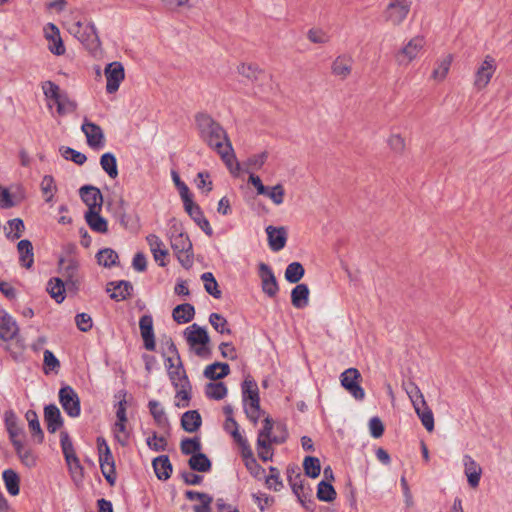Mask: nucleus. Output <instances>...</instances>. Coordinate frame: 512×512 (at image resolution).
<instances>
[{
    "label": "nucleus",
    "mask_w": 512,
    "mask_h": 512,
    "mask_svg": "<svg viewBox=\"0 0 512 512\" xmlns=\"http://www.w3.org/2000/svg\"><path fill=\"white\" fill-rule=\"evenodd\" d=\"M259 277L261 279L262 291L270 298H274L279 292V285L272 268L261 262L258 265Z\"/></svg>",
    "instance_id": "obj_10"
},
{
    "label": "nucleus",
    "mask_w": 512,
    "mask_h": 512,
    "mask_svg": "<svg viewBox=\"0 0 512 512\" xmlns=\"http://www.w3.org/2000/svg\"><path fill=\"white\" fill-rule=\"evenodd\" d=\"M464 473L467 476L468 484L472 488H476L479 485L482 468L481 466L470 456H463Z\"/></svg>",
    "instance_id": "obj_21"
},
{
    "label": "nucleus",
    "mask_w": 512,
    "mask_h": 512,
    "mask_svg": "<svg viewBox=\"0 0 512 512\" xmlns=\"http://www.w3.org/2000/svg\"><path fill=\"white\" fill-rule=\"evenodd\" d=\"M148 447L156 452L165 451L167 447V440L163 436H158L156 432H153L152 436L146 440Z\"/></svg>",
    "instance_id": "obj_58"
},
{
    "label": "nucleus",
    "mask_w": 512,
    "mask_h": 512,
    "mask_svg": "<svg viewBox=\"0 0 512 512\" xmlns=\"http://www.w3.org/2000/svg\"><path fill=\"white\" fill-rule=\"evenodd\" d=\"M171 176L175 186L179 191L183 203L186 200L192 199V195L190 193L188 186L180 179L179 174L176 171H172Z\"/></svg>",
    "instance_id": "obj_56"
},
{
    "label": "nucleus",
    "mask_w": 512,
    "mask_h": 512,
    "mask_svg": "<svg viewBox=\"0 0 512 512\" xmlns=\"http://www.w3.org/2000/svg\"><path fill=\"white\" fill-rule=\"evenodd\" d=\"M180 448L183 454L192 456L201 452L202 445L198 437L185 438L181 441Z\"/></svg>",
    "instance_id": "obj_49"
},
{
    "label": "nucleus",
    "mask_w": 512,
    "mask_h": 512,
    "mask_svg": "<svg viewBox=\"0 0 512 512\" xmlns=\"http://www.w3.org/2000/svg\"><path fill=\"white\" fill-rule=\"evenodd\" d=\"M127 418L121 419L116 418V422L113 426V432L115 435L116 440L122 445L125 446L128 443L129 440V433L127 431Z\"/></svg>",
    "instance_id": "obj_43"
},
{
    "label": "nucleus",
    "mask_w": 512,
    "mask_h": 512,
    "mask_svg": "<svg viewBox=\"0 0 512 512\" xmlns=\"http://www.w3.org/2000/svg\"><path fill=\"white\" fill-rule=\"evenodd\" d=\"M188 464L193 471L209 472L211 470V461L202 452L192 455L188 461Z\"/></svg>",
    "instance_id": "obj_36"
},
{
    "label": "nucleus",
    "mask_w": 512,
    "mask_h": 512,
    "mask_svg": "<svg viewBox=\"0 0 512 512\" xmlns=\"http://www.w3.org/2000/svg\"><path fill=\"white\" fill-rule=\"evenodd\" d=\"M44 418L47 425V430L50 433H55L63 425V419L60 410L54 404H50L45 407Z\"/></svg>",
    "instance_id": "obj_23"
},
{
    "label": "nucleus",
    "mask_w": 512,
    "mask_h": 512,
    "mask_svg": "<svg viewBox=\"0 0 512 512\" xmlns=\"http://www.w3.org/2000/svg\"><path fill=\"white\" fill-rule=\"evenodd\" d=\"M406 393L409 396L422 425L427 431L432 432L434 430V416L431 409L428 407L419 386H407Z\"/></svg>",
    "instance_id": "obj_4"
},
{
    "label": "nucleus",
    "mask_w": 512,
    "mask_h": 512,
    "mask_svg": "<svg viewBox=\"0 0 512 512\" xmlns=\"http://www.w3.org/2000/svg\"><path fill=\"white\" fill-rule=\"evenodd\" d=\"M46 290L58 304L65 300V294L68 291L64 280L60 277H52L47 283Z\"/></svg>",
    "instance_id": "obj_25"
},
{
    "label": "nucleus",
    "mask_w": 512,
    "mask_h": 512,
    "mask_svg": "<svg viewBox=\"0 0 512 512\" xmlns=\"http://www.w3.org/2000/svg\"><path fill=\"white\" fill-rule=\"evenodd\" d=\"M42 90L46 98L58 101L61 98L59 86L48 80L42 83Z\"/></svg>",
    "instance_id": "obj_57"
},
{
    "label": "nucleus",
    "mask_w": 512,
    "mask_h": 512,
    "mask_svg": "<svg viewBox=\"0 0 512 512\" xmlns=\"http://www.w3.org/2000/svg\"><path fill=\"white\" fill-rule=\"evenodd\" d=\"M242 397L247 417L256 423L261 413L258 386H243Z\"/></svg>",
    "instance_id": "obj_7"
},
{
    "label": "nucleus",
    "mask_w": 512,
    "mask_h": 512,
    "mask_svg": "<svg viewBox=\"0 0 512 512\" xmlns=\"http://www.w3.org/2000/svg\"><path fill=\"white\" fill-rule=\"evenodd\" d=\"M268 153L267 152H261L259 154L251 155L247 158L246 162L244 163L245 166H247V169H245V172H250L249 169L259 170L263 167L265 162L267 161Z\"/></svg>",
    "instance_id": "obj_53"
},
{
    "label": "nucleus",
    "mask_w": 512,
    "mask_h": 512,
    "mask_svg": "<svg viewBox=\"0 0 512 512\" xmlns=\"http://www.w3.org/2000/svg\"><path fill=\"white\" fill-rule=\"evenodd\" d=\"M56 189L54 178L51 175H45L41 181V191L47 203L53 201Z\"/></svg>",
    "instance_id": "obj_50"
},
{
    "label": "nucleus",
    "mask_w": 512,
    "mask_h": 512,
    "mask_svg": "<svg viewBox=\"0 0 512 512\" xmlns=\"http://www.w3.org/2000/svg\"><path fill=\"white\" fill-rule=\"evenodd\" d=\"M452 62L451 55L445 56L437 63V67L433 70L432 78L435 80H443L449 72Z\"/></svg>",
    "instance_id": "obj_51"
},
{
    "label": "nucleus",
    "mask_w": 512,
    "mask_h": 512,
    "mask_svg": "<svg viewBox=\"0 0 512 512\" xmlns=\"http://www.w3.org/2000/svg\"><path fill=\"white\" fill-rule=\"evenodd\" d=\"M60 266V278L64 280L68 292L77 294L82 282V277L79 271V262L73 258L68 260L61 259Z\"/></svg>",
    "instance_id": "obj_5"
},
{
    "label": "nucleus",
    "mask_w": 512,
    "mask_h": 512,
    "mask_svg": "<svg viewBox=\"0 0 512 512\" xmlns=\"http://www.w3.org/2000/svg\"><path fill=\"white\" fill-rule=\"evenodd\" d=\"M59 401L62 408L70 417H78L81 413L80 399L71 386H62L59 391Z\"/></svg>",
    "instance_id": "obj_9"
},
{
    "label": "nucleus",
    "mask_w": 512,
    "mask_h": 512,
    "mask_svg": "<svg viewBox=\"0 0 512 512\" xmlns=\"http://www.w3.org/2000/svg\"><path fill=\"white\" fill-rule=\"evenodd\" d=\"M76 27L77 38L89 49H96L100 46L98 31L93 22H88L85 25L77 22Z\"/></svg>",
    "instance_id": "obj_12"
},
{
    "label": "nucleus",
    "mask_w": 512,
    "mask_h": 512,
    "mask_svg": "<svg viewBox=\"0 0 512 512\" xmlns=\"http://www.w3.org/2000/svg\"><path fill=\"white\" fill-rule=\"evenodd\" d=\"M8 225L11 231L6 233V237L10 240L19 239L25 229L23 220L20 218H14L8 221Z\"/></svg>",
    "instance_id": "obj_55"
},
{
    "label": "nucleus",
    "mask_w": 512,
    "mask_h": 512,
    "mask_svg": "<svg viewBox=\"0 0 512 512\" xmlns=\"http://www.w3.org/2000/svg\"><path fill=\"white\" fill-rule=\"evenodd\" d=\"M104 73L107 80L106 91L108 94H113L118 91L125 78L124 67L120 62L114 61L106 66Z\"/></svg>",
    "instance_id": "obj_11"
},
{
    "label": "nucleus",
    "mask_w": 512,
    "mask_h": 512,
    "mask_svg": "<svg viewBox=\"0 0 512 512\" xmlns=\"http://www.w3.org/2000/svg\"><path fill=\"white\" fill-rule=\"evenodd\" d=\"M263 195L270 198L275 205H281L284 202L285 190L281 184H277L271 188L268 187V192Z\"/></svg>",
    "instance_id": "obj_59"
},
{
    "label": "nucleus",
    "mask_w": 512,
    "mask_h": 512,
    "mask_svg": "<svg viewBox=\"0 0 512 512\" xmlns=\"http://www.w3.org/2000/svg\"><path fill=\"white\" fill-rule=\"evenodd\" d=\"M19 262L23 267L31 268L34 263L33 245L30 240L23 239L17 244Z\"/></svg>",
    "instance_id": "obj_29"
},
{
    "label": "nucleus",
    "mask_w": 512,
    "mask_h": 512,
    "mask_svg": "<svg viewBox=\"0 0 512 512\" xmlns=\"http://www.w3.org/2000/svg\"><path fill=\"white\" fill-rule=\"evenodd\" d=\"M25 417H26V419L28 421V425H29L30 431L36 437L37 442L41 443L43 441L44 434H43V431L41 429L40 422L38 420L37 414L34 411H32V410H28L26 412Z\"/></svg>",
    "instance_id": "obj_44"
},
{
    "label": "nucleus",
    "mask_w": 512,
    "mask_h": 512,
    "mask_svg": "<svg viewBox=\"0 0 512 512\" xmlns=\"http://www.w3.org/2000/svg\"><path fill=\"white\" fill-rule=\"evenodd\" d=\"M171 248L178 261L184 268H190L193 264L192 242L184 233L181 223L172 219L168 230Z\"/></svg>",
    "instance_id": "obj_2"
},
{
    "label": "nucleus",
    "mask_w": 512,
    "mask_h": 512,
    "mask_svg": "<svg viewBox=\"0 0 512 512\" xmlns=\"http://www.w3.org/2000/svg\"><path fill=\"white\" fill-rule=\"evenodd\" d=\"M496 70L495 60L487 55L475 73L474 85L478 90L485 88Z\"/></svg>",
    "instance_id": "obj_13"
},
{
    "label": "nucleus",
    "mask_w": 512,
    "mask_h": 512,
    "mask_svg": "<svg viewBox=\"0 0 512 512\" xmlns=\"http://www.w3.org/2000/svg\"><path fill=\"white\" fill-rule=\"evenodd\" d=\"M161 347L165 359L167 357H173L174 359H176L177 356H180L175 343L170 337H165V339L162 340Z\"/></svg>",
    "instance_id": "obj_63"
},
{
    "label": "nucleus",
    "mask_w": 512,
    "mask_h": 512,
    "mask_svg": "<svg viewBox=\"0 0 512 512\" xmlns=\"http://www.w3.org/2000/svg\"><path fill=\"white\" fill-rule=\"evenodd\" d=\"M81 130L85 134L87 144L91 148L99 149L104 146V133L99 125L90 122L87 118H85L81 126Z\"/></svg>",
    "instance_id": "obj_15"
},
{
    "label": "nucleus",
    "mask_w": 512,
    "mask_h": 512,
    "mask_svg": "<svg viewBox=\"0 0 512 512\" xmlns=\"http://www.w3.org/2000/svg\"><path fill=\"white\" fill-rule=\"evenodd\" d=\"M209 323L220 334H231L227 320L219 313L213 312L209 315Z\"/></svg>",
    "instance_id": "obj_48"
},
{
    "label": "nucleus",
    "mask_w": 512,
    "mask_h": 512,
    "mask_svg": "<svg viewBox=\"0 0 512 512\" xmlns=\"http://www.w3.org/2000/svg\"><path fill=\"white\" fill-rule=\"evenodd\" d=\"M266 233L270 249L274 252L282 250L287 241V229L283 226L274 227L269 225L266 227Z\"/></svg>",
    "instance_id": "obj_20"
},
{
    "label": "nucleus",
    "mask_w": 512,
    "mask_h": 512,
    "mask_svg": "<svg viewBox=\"0 0 512 512\" xmlns=\"http://www.w3.org/2000/svg\"><path fill=\"white\" fill-rule=\"evenodd\" d=\"M106 292L110 293V298L120 302L128 299L133 292V285L126 280L111 281L107 284Z\"/></svg>",
    "instance_id": "obj_18"
},
{
    "label": "nucleus",
    "mask_w": 512,
    "mask_h": 512,
    "mask_svg": "<svg viewBox=\"0 0 512 512\" xmlns=\"http://www.w3.org/2000/svg\"><path fill=\"white\" fill-rule=\"evenodd\" d=\"M201 423V416L196 410L187 411L182 415L181 425L186 432H196L200 428Z\"/></svg>",
    "instance_id": "obj_32"
},
{
    "label": "nucleus",
    "mask_w": 512,
    "mask_h": 512,
    "mask_svg": "<svg viewBox=\"0 0 512 512\" xmlns=\"http://www.w3.org/2000/svg\"><path fill=\"white\" fill-rule=\"evenodd\" d=\"M146 241L150 247L155 262L161 267L167 266L166 257L169 252L165 248L163 241L156 234L147 235Z\"/></svg>",
    "instance_id": "obj_19"
},
{
    "label": "nucleus",
    "mask_w": 512,
    "mask_h": 512,
    "mask_svg": "<svg viewBox=\"0 0 512 512\" xmlns=\"http://www.w3.org/2000/svg\"><path fill=\"white\" fill-rule=\"evenodd\" d=\"M305 269L300 262H291L287 265L284 273L285 280L291 284H298L303 278Z\"/></svg>",
    "instance_id": "obj_35"
},
{
    "label": "nucleus",
    "mask_w": 512,
    "mask_h": 512,
    "mask_svg": "<svg viewBox=\"0 0 512 512\" xmlns=\"http://www.w3.org/2000/svg\"><path fill=\"white\" fill-rule=\"evenodd\" d=\"M230 372V367L227 363L222 362H214L208 366L203 371V375L205 378L216 381L224 378Z\"/></svg>",
    "instance_id": "obj_30"
},
{
    "label": "nucleus",
    "mask_w": 512,
    "mask_h": 512,
    "mask_svg": "<svg viewBox=\"0 0 512 512\" xmlns=\"http://www.w3.org/2000/svg\"><path fill=\"white\" fill-rule=\"evenodd\" d=\"M84 217L86 223L93 231L102 234L108 231V222L100 215V210H87Z\"/></svg>",
    "instance_id": "obj_26"
},
{
    "label": "nucleus",
    "mask_w": 512,
    "mask_h": 512,
    "mask_svg": "<svg viewBox=\"0 0 512 512\" xmlns=\"http://www.w3.org/2000/svg\"><path fill=\"white\" fill-rule=\"evenodd\" d=\"M201 279L204 283L205 291L215 299L222 297V292L219 289L218 282L216 281L213 273L205 272L201 275Z\"/></svg>",
    "instance_id": "obj_38"
},
{
    "label": "nucleus",
    "mask_w": 512,
    "mask_h": 512,
    "mask_svg": "<svg viewBox=\"0 0 512 512\" xmlns=\"http://www.w3.org/2000/svg\"><path fill=\"white\" fill-rule=\"evenodd\" d=\"M360 377L361 374L356 368H348L340 374V384H358Z\"/></svg>",
    "instance_id": "obj_62"
},
{
    "label": "nucleus",
    "mask_w": 512,
    "mask_h": 512,
    "mask_svg": "<svg viewBox=\"0 0 512 512\" xmlns=\"http://www.w3.org/2000/svg\"><path fill=\"white\" fill-rule=\"evenodd\" d=\"M13 446L22 463L27 467H33L36 464V457L33 452L26 448L19 440H13Z\"/></svg>",
    "instance_id": "obj_39"
},
{
    "label": "nucleus",
    "mask_w": 512,
    "mask_h": 512,
    "mask_svg": "<svg viewBox=\"0 0 512 512\" xmlns=\"http://www.w3.org/2000/svg\"><path fill=\"white\" fill-rule=\"evenodd\" d=\"M183 204L185 211L195 223L205 217L200 206L195 204L192 199L186 200Z\"/></svg>",
    "instance_id": "obj_60"
},
{
    "label": "nucleus",
    "mask_w": 512,
    "mask_h": 512,
    "mask_svg": "<svg viewBox=\"0 0 512 512\" xmlns=\"http://www.w3.org/2000/svg\"><path fill=\"white\" fill-rule=\"evenodd\" d=\"M100 165L110 178L118 176L117 159L111 152H106L100 157Z\"/></svg>",
    "instance_id": "obj_37"
},
{
    "label": "nucleus",
    "mask_w": 512,
    "mask_h": 512,
    "mask_svg": "<svg viewBox=\"0 0 512 512\" xmlns=\"http://www.w3.org/2000/svg\"><path fill=\"white\" fill-rule=\"evenodd\" d=\"M224 429L230 433L234 440L241 446H245L247 441L243 438L238 430V423L234 418H226Z\"/></svg>",
    "instance_id": "obj_52"
},
{
    "label": "nucleus",
    "mask_w": 512,
    "mask_h": 512,
    "mask_svg": "<svg viewBox=\"0 0 512 512\" xmlns=\"http://www.w3.org/2000/svg\"><path fill=\"white\" fill-rule=\"evenodd\" d=\"M132 397L125 390H120L114 395V408L116 418H127L126 409Z\"/></svg>",
    "instance_id": "obj_34"
},
{
    "label": "nucleus",
    "mask_w": 512,
    "mask_h": 512,
    "mask_svg": "<svg viewBox=\"0 0 512 512\" xmlns=\"http://www.w3.org/2000/svg\"><path fill=\"white\" fill-rule=\"evenodd\" d=\"M165 367L172 384H177V382L181 380H185L186 384H189L180 356H177L176 359L173 357H167L165 359Z\"/></svg>",
    "instance_id": "obj_22"
},
{
    "label": "nucleus",
    "mask_w": 512,
    "mask_h": 512,
    "mask_svg": "<svg viewBox=\"0 0 512 512\" xmlns=\"http://www.w3.org/2000/svg\"><path fill=\"white\" fill-rule=\"evenodd\" d=\"M79 195L87 205L88 210H101L103 196L99 188L92 185H84L79 189Z\"/></svg>",
    "instance_id": "obj_16"
},
{
    "label": "nucleus",
    "mask_w": 512,
    "mask_h": 512,
    "mask_svg": "<svg viewBox=\"0 0 512 512\" xmlns=\"http://www.w3.org/2000/svg\"><path fill=\"white\" fill-rule=\"evenodd\" d=\"M425 45V40L421 36H416L410 39L400 50L395 54V60L399 66H407L415 60L422 52Z\"/></svg>",
    "instance_id": "obj_6"
},
{
    "label": "nucleus",
    "mask_w": 512,
    "mask_h": 512,
    "mask_svg": "<svg viewBox=\"0 0 512 512\" xmlns=\"http://www.w3.org/2000/svg\"><path fill=\"white\" fill-rule=\"evenodd\" d=\"M154 472L159 480H167L172 473V465L168 456L161 455L152 462Z\"/></svg>",
    "instance_id": "obj_31"
},
{
    "label": "nucleus",
    "mask_w": 512,
    "mask_h": 512,
    "mask_svg": "<svg viewBox=\"0 0 512 512\" xmlns=\"http://www.w3.org/2000/svg\"><path fill=\"white\" fill-rule=\"evenodd\" d=\"M410 5L408 0H390L384 12L385 20L393 25L401 24L410 11Z\"/></svg>",
    "instance_id": "obj_8"
},
{
    "label": "nucleus",
    "mask_w": 512,
    "mask_h": 512,
    "mask_svg": "<svg viewBox=\"0 0 512 512\" xmlns=\"http://www.w3.org/2000/svg\"><path fill=\"white\" fill-rule=\"evenodd\" d=\"M308 39L317 44H324L330 40V36L322 29L312 28L308 31Z\"/></svg>",
    "instance_id": "obj_61"
},
{
    "label": "nucleus",
    "mask_w": 512,
    "mask_h": 512,
    "mask_svg": "<svg viewBox=\"0 0 512 512\" xmlns=\"http://www.w3.org/2000/svg\"><path fill=\"white\" fill-rule=\"evenodd\" d=\"M151 415L153 416L155 422L160 427H166L168 425V418L166 417L165 411L160 403L156 400L149 401L148 404Z\"/></svg>",
    "instance_id": "obj_42"
},
{
    "label": "nucleus",
    "mask_w": 512,
    "mask_h": 512,
    "mask_svg": "<svg viewBox=\"0 0 512 512\" xmlns=\"http://www.w3.org/2000/svg\"><path fill=\"white\" fill-rule=\"evenodd\" d=\"M3 481L8 493L12 496L19 494V477L12 469L4 470Z\"/></svg>",
    "instance_id": "obj_41"
},
{
    "label": "nucleus",
    "mask_w": 512,
    "mask_h": 512,
    "mask_svg": "<svg viewBox=\"0 0 512 512\" xmlns=\"http://www.w3.org/2000/svg\"><path fill=\"white\" fill-rule=\"evenodd\" d=\"M184 336L190 348L196 355L202 358L209 356L210 349L208 344L210 342V337L205 327H201L194 323L185 328Z\"/></svg>",
    "instance_id": "obj_3"
},
{
    "label": "nucleus",
    "mask_w": 512,
    "mask_h": 512,
    "mask_svg": "<svg viewBox=\"0 0 512 512\" xmlns=\"http://www.w3.org/2000/svg\"><path fill=\"white\" fill-rule=\"evenodd\" d=\"M195 308L190 303L177 305L172 311L173 320L178 324H186L193 320Z\"/></svg>",
    "instance_id": "obj_28"
},
{
    "label": "nucleus",
    "mask_w": 512,
    "mask_h": 512,
    "mask_svg": "<svg viewBox=\"0 0 512 512\" xmlns=\"http://www.w3.org/2000/svg\"><path fill=\"white\" fill-rule=\"evenodd\" d=\"M60 151H61L62 156L65 159L71 160L72 162H74L77 165H83L87 160V157L84 153L79 152L73 148L62 147L60 149Z\"/></svg>",
    "instance_id": "obj_54"
},
{
    "label": "nucleus",
    "mask_w": 512,
    "mask_h": 512,
    "mask_svg": "<svg viewBox=\"0 0 512 512\" xmlns=\"http://www.w3.org/2000/svg\"><path fill=\"white\" fill-rule=\"evenodd\" d=\"M238 72L251 81H258L265 77V73L256 65L242 63L238 67Z\"/></svg>",
    "instance_id": "obj_46"
},
{
    "label": "nucleus",
    "mask_w": 512,
    "mask_h": 512,
    "mask_svg": "<svg viewBox=\"0 0 512 512\" xmlns=\"http://www.w3.org/2000/svg\"><path fill=\"white\" fill-rule=\"evenodd\" d=\"M19 326L15 318L6 310L0 309V339L8 342L17 337Z\"/></svg>",
    "instance_id": "obj_14"
},
{
    "label": "nucleus",
    "mask_w": 512,
    "mask_h": 512,
    "mask_svg": "<svg viewBox=\"0 0 512 512\" xmlns=\"http://www.w3.org/2000/svg\"><path fill=\"white\" fill-rule=\"evenodd\" d=\"M195 123L199 136L211 149L217 152L233 175L241 169L229 137L224 128L207 113H198Z\"/></svg>",
    "instance_id": "obj_1"
},
{
    "label": "nucleus",
    "mask_w": 512,
    "mask_h": 512,
    "mask_svg": "<svg viewBox=\"0 0 512 512\" xmlns=\"http://www.w3.org/2000/svg\"><path fill=\"white\" fill-rule=\"evenodd\" d=\"M353 59L347 54L339 55L332 63V73L341 79L347 78L352 70Z\"/></svg>",
    "instance_id": "obj_24"
},
{
    "label": "nucleus",
    "mask_w": 512,
    "mask_h": 512,
    "mask_svg": "<svg viewBox=\"0 0 512 512\" xmlns=\"http://www.w3.org/2000/svg\"><path fill=\"white\" fill-rule=\"evenodd\" d=\"M140 334L146 350L154 351L156 348L153 318L150 314L143 315L139 320Z\"/></svg>",
    "instance_id": "obj_17"
},
{
    "label": "nucleus",
    "mask_w": 512,
    "mask_h": 512,
    "mask_svg": "<svg viewBox=\"0 0 512 512\" xmlns=\"http://www.w3.org/2000/svg\"><path fill=\"white\" fill-rule=\"evenodd\" d=\"M101 472L110 485H114L116 481L115 462L113 455L102 456L99 458Z\"/></svg>",
    "instance_id": "obj_33"
},
{
    "label": "nucleus",
    "mask_w": 512,
    "mask_h": 512,
    "mask_svg": "<svg viewBox=\"0 0 512 512\" xmlns=\"http://www.w3.org/2000/svg\"><path fill=\"white\" fill-rule=\"evenodd\" d=\"M99 265L110 268L117 264L118 254L111 248H103L96 254Z\"/></svg>",
    "instance_id": "obj_40"
},
{
    "label": "nucleus",
    "mask_w": 512,
    "mask_h": 512,
    "mask_svg": "<svg viewBox=\"0 0 512 512\" xmlns=\"http://www.w3.org/2000/svg\"><path fill=\"white\" fill-rule=\"evenodd\" d=\"M317 497L320 501L332 502L336 498V491L330 483L322 480L317 487Z\"/></svg>",
    "instance_id": "obj_45"
},
{
    "label": "nucleus",
    "mask_w": 512,
    "mask_h": 512,
    "mask_svg": "<svg viewBox=\"0 0 512 512\" xmlns=\"http://www.w3.org/2000/svg\"><path fill=\"white\" fill-rule=\"evenodd\" d=\"M309 288L307 284L298 283L291 291V303L297 309H303L309 304Z\"/></svg>",
    "instance_id": "obj_27"
},
{
    "label": "nucleus",
    "mask_w": 512,
    "mask_h": 512,
    "mask_svg": "<svg viewBox=\"0 0 512 512\" xmlns=\"http://www.w3.org/2000/svg\"><path fill=\"white\" fill-rule=\"evenodd\" d=\"M305 474L311 478H317L321 472L320 461L317 457L306 456L303 461Z\"/></svg>",
    "instance_id": "obj_47"
},
{
    "label": "nucleus",
    "mask_w": 512,
    "mask_h": 512,
    "mask_svg": "<svg viewBox=\"0 0 512 512\" xmlns=\"http://www.w3.org/2000/svg\"><path fill=\"white\" fill-rule=\"evenodd\" d=\"M75 323L77 328L82 332H87L92 328V318L87 313H78L75 316Z\"/></svg>",
    "instance_id": "obj_64"
}]
</instances>
